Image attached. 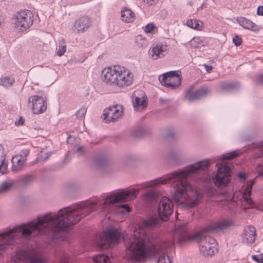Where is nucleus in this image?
<instances>
[{
  "label": "nucleus",
  "mask_w": 263,
  "mask_h": 263,
  "mask_svg": "<svg viewBox=\"0 0 263 263\" xmlns=\"http://www.w3.org/2000/svg\"><path fill=\"white\" fill-rule=\"evenodd\" d=\"M130 207L126 204H123L119 205L118 212L121 214H125L130 211Z\"/></svg>",
  "instance_id": "c9c22d12"
},
{
  "label": "nucleus",
  "mask_w": 263,
  "mask_h": 263,
  "mask_svg": "<svg viewBox=\"0 0 263 263\" xmlns=\"http://www.w3.org/2000/svg\"><path fill=\"white\" fill-rule=\"evenodd\" d=\"M75 224V205L64 208L58 214L48 213L39 217L36 222L15 226L0 231V252L13 244L20 235L29 236L31 234H44L49 243L59 245L64 240L65 229Z\"/></svg>",
  "instance_id": "f257e3e1"
},
{
  "label": "nucleus",
  "mask_w": 263,
  "mask_h": 263,
  "mask_svg": "<svg viewBox=\"0 0 263 263\" xmlns=\"http://www.w3.org/2000/svg\"><path fill=\"white\" fill-rule=\"evenodd\" d=\"M121 238V232L117 229H111L99 236V240L97 241V243L100 248H104L112 243H118Z\"/></svg>",
  "instance_id": "9d476101"
},
{
  "label": "nucleus",
  "mask_w": 263,
  "mask_h": 263,
  "mask_svg": "<svg viewBox=\"0 0 263 263\" xmlns=\"http://www.w3.org/2000/svg\"><path fill=\"white\" fill-rule=\"evenodd\" d=\"M259 154L257 155L258 158L263 157V141L256 145ZM257 172L259 176L263 177V160L260 162L257 167Z\"/></svg>",
  "instance_id": "bb28decb"
},
{
  "label": "nucleus",
  "mask_w": 263,
  "mask_h": 263,
  "mask_svg": "<svg viewBox=\"0 0 263 263\" xmlns=\"http://www.w3.org/2000/svg\"><path fill=\"white\" fill-rule=\"evenodd\" d=\"M46 260L41 256H37L32 251L18 250L11 256L10 263H45Z\"/></svg>",
  "instance_id": "1a4fd4ad"
},
{
  "label": "nucleus",
  "mask_w": 263,
  "mask_h": 263,
  "mask_svg": "<svg viewBox=\"0 0 263 263\" xmlns=\"http://www.w3.org/2000/svg\"><path fill=\"white\" fill-rule=\"evenodd\" d=\"M13 21L15 30L18 32H24L32 25L33 15L30 10H25L17 13L14 16Z\"/></svg>",
  "instance_id": "6e6552de"
},
{
  "label": "nucleus",
  "mask_w": 263,
  "mask_h": 263,
  "mask_svg": "<svg viewBox=\"0 0 263 263\" xmlns=\"http://www.w3.org/2000/svg\"><path fill=\"white\" fill-rule=\"evenodd\" d=\"M8 162L6 161L4 149L0 145V173L4 174L7 172Z\"/></svg>",
  "instance_id": "a878e982"
},
{
  "label": "nucleus",
  "mask_w": 263,
  "mask_h": 263,
  "mask_svg": "<svg viewBox=\"0 0 263 263\" xmlns=\"http://www.w3.org/2000/svg\"><path fill=\"white\" fill-rule=\"evenodd\" d=\"M238 177L243 179H245L246 178L245 175L241 173H240L238 174Z\"/></svg>",
  "instance_id": "3c124183"
},
{
  "label": "nucleus",
  "mask_w": 263,
  "mask_h": 263,
  "mask_svg": "<svg viewBox=\"0 0 263 263\" xmlns=\"http://www.w3.org/2000/svg\"><path fill=\"white\" fill-rule=\"evenodd\" d=\"M29 150L28 149H23L21 152V154L20 155H17L18 156H21L22 157H23L24 158V159H25V161L27 160V156L29 155Z\"/></svg>",
  "instance_id": "a19ab883"
},
{
  "label": "nucleus",
  "mask_w": 263,
  "mask_h": 263,
  "mask_svg": "<svg viewBox=\"0 0 263 263\" xmlns=\"http://www.w3.org/2000/svg\"><path fill=\"white\" fill-rule=\"evenodd\" d=\"M252 258L254 260L258 263H263V255L258 254L252 256Z\"/></svg>",
  "instance_id": "ea45409f"
},
{
  "label": "nucleus",
  "mask_w": 263,
  "mask_h": 263,
  "mask_svg": "<svg viewBox=\"0 0 263 263\" xmlns=\"http://www.w3.org/2000/svg\"><path fill=\"white\" fill-rule=\"evenodd\" d=\"M211 164V160L205 159L189 165L183 170L174 172L163 177L144 182L143 187H148L160 184L174 183V192L172 197L177 204L192 208L196 206L200 201L202 195L194 189L186 179L196 173L199 169L208 168Z\"/></svg>",
  "instance_id": "f03ea898"
},
{
  "label": "nucleus",
  "mask_w": 263,
  "mask_h": 263,
  "mask_svg": "<svg viewBox=\"0 0 263 263\" xmlns=\"http://www.w3.org/2000/svg\"><path fill=\"white\" fill-rule=\"evenodd\" d=\"M133 103L135 109L141 111L147 106V97L143 92L141 93V95L137 96L135 92L133 99Z\"/></svg>",
  "instance_id": "6ab92c4d"
},
{
  "label": "nucleus",
  "mask_w": 263,
  "mask_h": 263,
  "mask_svg": "<svg viewBox=\"0 0 263 263\" xmlns=\"http://www.w3.org/2000/svg\"><path fill=\"white\" fill-rule=\"evenodd\" d=\"M186 25L193 29L201 31L203 27V23L202 21L197 19L188 20Z\"/></svg>",
  "instance_id": "cd10ccee"
},
{
  "label": "nucleus",
  "mask_w": 263,
  "mask_h": 263,
  "mask_svg": "<svg viewBox=\"0 0 263 263\" xmlns=\"http://www.w3.org/2000/svg\"><path fill=\"white\" fill-rule=\"evenodd\" d=\"M32 102V110L34 114L43 113L47 109V103L44 98L37 95L31 96L29 99Z\"/></svg>",
  "instance_id": "4468645a"
},
{
  "label": "nucleus",
  "mask_w": 263,
  "mask_h": 263,
  "mask_svg": "<svg viewBox=\"0 0 263 263\" xmlns=\"http://www.w3.org/2000/svg\"><path fill=\"white\" fill-rule=\"evenodd\" d=\"M233 42L236 46H238L241 44L242 41L241 37L236 35L233 37Z\"/></svg>",
  "instance_id": "79ce46f5"
},
{
  "label": "nucleus",
  "mask_w": 263,
  "mask_h": 263,
  "mask_svg": "<svg viewBox=\"0 0 263 263\" xmlns=\"http://www.w3.org/2000/svg\"><path fill=\"white\" fill-rule=\"evenodd\" d=\"M124 111V108L122 105L116 104L105 108L103 115H123Z\"/></svg>",
  "instance_id": "4be33fe9"
},
{
  "label": "nucleus",
  "mask_w": 263,
  "mask_h": 263,
  "mask_svg": "<svg viewBox=\"0 0 263 263\" xmlns=\"http://www.w3.org/2000/svg\"><path fill=\"white\" fill-rule=\"evenodd\" d=\"M119 116H117L116 118H114L112 116H101L102 120L104 123H108L111 121H116Z\"/></svg>",
  "instance_id": "e433bc0d"
},
{
  "label": "nucleus",
  "mask_w": 263,
  "mask_h": 263,
  "mask_svg": "<svg viewBox=\"0 0 263 263\" xmlns=\"http://www.w3.org/2000/svg\"><path fill=\"white\" fill-rule=\"evenodd\" d=\"M138 194V190L131 189H120L108 193L104 197L103 202L99 204V209H101L104 214H106L108 209L107 206L120 201L127 202L135 198Z\"/></svg>",
  "instance_id": "39448f33"
},
{
  "label": "nucleus",
  "mask_w": 263,
  "mask_h": 263,
  "mask_svg": "<svg viewBox=\"0 0 263 263\" xmlns=\"http://www.w3.org/2000/svg\"><path fill=\"white\" fill-rule=\"evenodd\" d=\"M239 155V152L235 151L224 154L221 156V161L216 164L217 171L214 178V183L216 186L218 187L226 186L229 183L231 176V170L224 160L232 159L238 156Z\"/></svg>",
  "instance_id": "423d86ee"
},
{
  "label": "nucleus",
  "mask_w": 263,
  "mask_h": 263,
  "mask_svg": "<svg viewBox=\"0 0 263 263\" xmlns=\"http://www.w3.org/2000/svg\"><path fill=\"white\" fill-rule=\"evenodd\" d=\"M257 82L261 85H263V74L259 75L257 78Z\"/></svg>",
  "instance_id": "49530a36"
},
{
  "label": "nucleus",
  "mask_w": 263,
  "mask_h": 263,
  "mask_svg": "<svg viewBox=\"0 0 263 263\" xmlns=\"http://www.w3.org/2000/svg\"><path fill=\"white\" fill-rule=\"evenodd\" d=\"M168 136L171 137V136H172V135H171V134H169V135H168Z\"/></svg>",
  "instance_id": "6e6d98bb"
},
{
  "label": "nucleus",
  "mask_w": 263,
  "mask_h": 263,
  "mask_svg": "<svg viewBox=\"0 0 263 263\" xmlns=\"http://www.w3.org/2000/svg\"><path fill=\"white\" fill-rule=\"evenodd\" d=\"M162 85L175 89L179 86L181 81V76L176 71H170L159 77Z\"/></svg>",
  "instance_id": "9b49d317"
},
{
  "label": "nucleus",
  "mask_w": 263,
  "mask_h": 263,
  "mask_svg": "<svg viewBox=\"0 0 263 263\" xmlns=\"http://www.w3.org/2000/svg\"><path fill=\"white\" fill-rule=\"evenodd\" d=\"M84 148L83 147H79L77 149V152L80 154H82L83 153Z\"/></svg>",
  "instance_id": "8fccbe9b"
},
{
  "label": "nucleus",
  "mask_w": 263,
  "mask_h": 263,
  "mask_svg": "<svg viewBox=\"0 0 263 263\" xmlns=\"http://www.w3.org/2000/svg\"><path fill=\"white\" fill-rule=\"evenodd\" d=\"M26 161L21 156L16 155L13 157L11 160L12 171L16 172L22 170Z\"/></svg>",
  "instance_id": "5701e85b"
},
{
  "label": "nucleus",
  "mask_w": 263,
  "mask_h": 263,
  "mask_svg": "<svg viewBox=\"0 0 263 263\" xmlns=\"http://www.w3.org/2000/svg\"><path fill=\"white\" fill-rule=\"evenodd\" d=\"M232 224L231 221L229 220H223L218 222L216 226L214 227V229H224L228 227L231 226Z\"/></svg>",
  "instance_id": "473e14b6"
},
{
  "label": "nucleus",
  "mask_w": 263,
  "mask_h": 263,
  "mask_svg": "<svg viewBox=\"0 0 263 263\" xmlns=\"http://www.w3.org/2000/svg\"><path fill=\"white\" fill-rule=\"evenodd\" d=\"M256 229L253 226L246 227L242 235V240L247 244H252L256 239Z\"/></svg>",
  "instance_id": "f3484780"
},
{
  "label": "nucleus",
  "mask_w": 263,
  "mask_h": 263,
  "mask_svg": "<svg viewBox=\"0 0 263 263\" xmlns=\"http://www.w3.org/2000/svg\"><path fill=\"white\" fill-rule=\"evenodd\" d=\"M254 183V180H251L247 184V186L242 194L243 199L249 206H251L253 204V201L250 197V195Z\"/></svg>",
  "instance_id": "b1692460"
},
{
  "label": "nucleus",
  "mask_w": 263,
  "mask_h": 263,
  "mask_svg": "<svg viewBox=\"0 0 263 263\" xmlns=\"http://www.w3.org/2000/svg\"><path fill=\"white\" fill-rule=\"evenodd\" d=\"M141 40L142 41V42L146 43V41L145 40L141 39Z\"/></svg>",
  "instance_id": "864d4df0"
},
{
  "label": "nucleus",
  "mask_w": 263,
  "mask_h": 263,
  "mask_svg": "<svg viewBox=\"0 0 263 263\" xmlns=\"http://www.w3.org/2000/svg\"><path fill=\"white\" fill-rule=\"evenodd\" d=\"M101 79L107 85L122 89L133 84L134 76L126 67L115 65L105 67L102 70Z\"/></svg>",
  "instance_id": "20e7f679"
},
{
  "label": "nucleus",
  "mask_w": 263,
  "mask_h": 263,
  "mask_svg": "<svg viewBox=\"0 0 263 263\" xmlns=\"http://www.w3.org/2000/svg\"><path fill=\"white\" fill-rule=\"evenodd\" d=\"M25 119L22 117L20 116L18 121H16L15 124L16 125H23L24 123Z\"/></svg>",
  "instance_id": "c03bdc74"
},
{
  "label": "nucleus",
  "mask_w": 263,
  "mask_h": 263,
  "mask_svg": "<svg viewBox=\"0 0 263 263\" xmlns=\"http://www.w3.org/2000/svg\"><path fill=\"white\" fill-rule=\"evenodd\" d=\"M144 31L147 33H155L158 31V28L153 23H149L145 27Z\"/></svg>",
  "instance_id": "72a5a7b5"
},
{
  "label": "nucleus",
  "mask_w": 263,
  "mask_h": 263,
  "mask_svg": "<svg viewBox=\"0 0 263 263\" xmlns=\"http://www.w3.org/2000/svg\"><path fill=\"white\" fill-rule=\"evenodd\" d=\"M15 82V80L11 76H5L0 78V85L5 87L12 86Z\"/></svg>",
  "instance_id": "c756f323"
},
{
  "label": "nucleus",
  "mask_w": 263,
  "mask_h": 263,
  "mask_svg": "<svg viewBox=\"0 0 263 263\" xmlns=\"http://www.w3.org/2000/svg\"><path fill=\"white\" fill-rule=\"evenodd\" d=\"M121 20L126 23H132L135 20V14L130 9L124 8L121 12Z\"/></svg>",
  "instance_id": "393cba45"
},
{
  "label": "nucleus",
  "mask_w": 263,
  "mask_h": 263,
  "mask_svg": "<svg viewBox=\"0 0 263 263\" xmlns=\"http://www.w3.org/2000/svg\"><path fill=\"white\" fill-rule=\"evenodd\" d=\"M174 211V204L171 199L163 197L159 202L158 213L160 218L163 220H167Z\"/></svg>",
  "instance_id": "f8f14e48"
},
{
  "label": "nucleus",
  "mask_w": 263,
  "mask_h": 263,
  "mask_svg": "<svg viewBox=\"0 0 263 263\" xmlns=\"http://www.w3.org/2000/svg\"><path fill=\"white\" fill-rule=\"evenodd\" d=\"M93 260L96 263H110L108 257L103 254L97 255L93 257Z\"/></svg>",
  "instance_id": "2f4dec72"
},
{
  "label": "nucleus",
  "mask_w": 263,
  "mask_h": 263,
  "mask_svg": "<svg viewBox=\"0 0 263 263\" xmlns=\"http://www.w3.org/2000/svg\"><path fill=\"white\" fill-rule=\"evenodd\" d=\"M60 263H68V262L66 261V260H64V261H62Z\"/></svg>",
  "instance_id": "603ef678"
},
{
  "label": "nucleus",
  "mask_w": 263,
  "mask_h": 263,
  "mask_svg": "<svg viewBox=\"0 0 263 263\" xmlns=\"http://www.w3.org/2000/svg\"><path fill=\"white\" fill-rule=\"evenodd\" d=\"M159 221V218L155 216H150L146 218H145L142 220L141 222V228H139L138 230H136L134 231L133 234H131L130 237L129 238L128 241L127 242L126 247L127 248V246L129 242L130 239H132V237H133V236L135 234V232H141L143 233H144L146 235L151 236L153 238L154 242L155 241V238L153 235H150L149 234H146L145 232L143 229V228H152L153 227H155L157 226Z\"/></svg>",
  "instance_id": "ddd939ff"
},
{
  "label": "nucleus",
  "mask_w": 263,
  "mask_h": 263,
  "mask_svg": "<svg viewBox=\"0 0 263 263\" xmlns=\"http://www.w3.org/2000/svg\"><path fill=\"white\" fill-rule=\"evenodd\" d=\"M171 242H154L153 238L141 232H135L127 246L132 259L144 261L157 254L160 255L157 263H172V259L166 254Z\"/></svg>",
  "instance_id": "7ed1b4c3"
},
{
  "label": "nucleus",
  "mask_w": 263,
  "mask_h": 263,
  "mask_svg": "<svg viewBox=\"0 0 263 263\" xmlns=\"http://www.w3.org/2000/svg\"><path fill=\"white\" fill-rule=\"evenodd\" d=\"M87 111V108L85 107L81 108L77 112V115H84Z\"/></svg>",
  "instance_id": "37998d69"
},
{
  "label": "nucleus",
  "mask_w": 263,
  "mask_h": 263,
  "mask_svg": "<svg viewBox=\"0 0 263 263\" xmlns=\"http://www.w3.org/2000/svg\"><path fill=\"white\" fill-rule=\"evenodd\" d=\"M209 91L208 87L203 86L195 92H192L191 90H187L185 97L187 100L193 101L206 96Z\"/></svg>",
  "instance_id": "dca6fc26"
},
{
  "label": "nucleus",
  "mask_w": 263,
  "mask_h": 263,
  "mask_svg": "<svg viewBox=\"0 0 263 263\" xmlns=\"http://www.w3.org/2000/svg\"><path fill=\"white\" fill-rule=\"evenodd\" d=\"M204 67L208 72L210 73L212 71L213 67L211 66L204 64Z\"/></svg>",
  "instance_id": "de8ad7c7"
},
{
  "label": "nucleus",
  "mask_w": 263,
  "mask_h": 263,
  "mask_svg": "<svg viewBox=\"0 0 263 263\" xmlns=\"http://www.w3.org/2000/svg\"><path fill=\"white\" fill-rule=\"evenodd\" d=\"M190 45L193 48H198L204 46V41L202 37H195L190 41Z\"/></svg>",
  "instance_id": "7c9ffc66"
},
{
  "label": "nucleus",
  "mask_w": 263,
  "mask_h": 263,
  "mask_svg": "<svg viewBox=\"0 0 263 263\" xmlns=\"http://www.w3.org/2000/svg\"><path fill=\"white\" fill-rule=\"evenodd\" d=\"M33 179L34 176L32 175H27L21 178V182L24 185H27L31 183Z\"/></svg>",
  "instance_id": "f704fd0d"
},
{
  "label": "nucleus",
  "mask_w": 263,
  "mask_h": 263,
  "mask_svg": "<svg viewBox=\"0 0 263 263\" xmlns=\"http://www.w3.org/2000/svg\"><path fill=\"white\" fill-rule=\"evenodd\" d=\"M176 218H178V213H177V212H176Z\"/></svg>",
  "instance_id": "5fc2aeb1"
},
{
  "label": "nucleus",
  "mask_w": 263,
  "mask_h": 263,
  "mask_svg": "<svg viewBox=\"0 0 263 263\" xmlns=\"http://www.w3.org/2000/svg\"><path fill=\"white\" fill-rule=\"evenodd\" d=\"M14 184V181L9 178L3 181L0 185V193L10 190L13 187Z\"/></svg>",
  "instance_id": "c85d7f7f"
},
{
  "label": "nucleus",
  "mask_w": 263,
  "mask_h": 263,
  "mask_svg": "<svg viewBox=\"0 0 263 263\" xmlns=\"http://www.w3.org/2000/svg\"><path fill=\"white\" fill-rule=\"evenodd\" d=\"M66 51V47L65 45H62L59 46L57 48V54L58 55L61 57L63 55Z\"/></svg>",
  "instance_id": "4c0bfd02"
},
{
  "label": "nucleus",
  "mask_w": 263,
  "mask_h": 263,
  "mask_svg": "<svg viewBox=\"0 0 263 263\" xmlns=\"http://www.w3.org/2000/svg\"><path fill=\"white\" fill-rule=\"evenodd\" d=\"M169 48L166 43H160L154 45L149 50L150 57L157 60L164 57L168 52Z\"/></svg>",
  "instance_id": "2eb2a0df"
},
{
  "label": "nucleus",
  "mask_w": 263,
  "mask_h": 263,
  "mask_svg": "<svg viewBox=\"0 0 263 263\" xmlns=\"http://www.w3.org/2000/svg\"><path fill=\"white\" fill-rule=\"evenodd\" d=\"M146 1L149 5H153L156 4L158 0H146Z\"/></svg>",
  "instance_id": "09e8293b"
},
{
  "label": "nucleus",
  "mask_w": 263,
  "mask_h": 263,
  "mask_svg": "<svg viewBox=\"0 0 263 263\" xmlns=\"http://www.w3.org/2000/svg\"><path fill=\"white\" fill-rule=\"evenodd\" d=\"M257 14L258 15H263V6H259L257 8Z\"/></svg>",
  "instance_id": "a18cd8bd"
},
{
  "label": "nucleus",
  "mask_w": 263,
  "mask_h": 263,
  "mask_svg": "<svg viewBox=\"0 0 263 263\" xmlns=\"http://www.w3.org/2000/svg\"><path fill=\"white\" fill-rule=\"evenodd\" d=\"M145 198L149 200H154L156 197V194L153 191H149L145 194Z\"/></svg>",
  "instance_id": "58836bf2"
},
{
  "label": "nucleus",
  "mask_w": 263,
  "mask_h": 263,
  "mask_svg": "<svg viewBox=\"0 0 263 263\" xmlns=\"http://www.w3.org/2000/svg\"><path fill=\"white\" fill-rule=\"evenodd\" d=\"M90 26L89 18L86 16H81L76 21L74 30L77 32H84Z\"/></svg>",
  "instance_id": "412c9836"
},
{
  "label": "nucleus",
  "mask_w": 263,
  "mask_h": 263,
  "mask_svg": "<svg viewBox=\"0 0 263 263\" xmlns=\"http://www.w3.org/2000/svg\"><path fill=\"white\" fill-rule=\"evenodd\" d=\"M189 237L187 235L186 224H181L175 226L174 239L178 240L179 242L184 241Z\"/></svg>",
  "instance_id": "aec40b11"
},
{
  "label": "nucleus",
  "mask_w": 263,
  "mask_h": 263,
  "mask_svg": "<svg viewBox=\"0 0 263 263\" xmlns=\"http://www.w3.org/2000/svg\"><path fill=\"white\" fill-rule=\"evenodd\" d=\"M191 238L198 242L200 255L205 257L211 256L217 252L215 239L208 235L205 232L196 234Z\"/></svg>",
  "instance_id": "0eeeda50"
},
{
  "label": "nucleus",
  "mask_w": 263,
  "mask_h": 263,
  "mask_svg": "<svg viewBox=\"0 0 263 263\" xmlns=\"http://www.w3.org/2000/svg\"><path fill=\"white\" fill-rule=\"evenodd\" d=\"M237 22L245 29L249 30L253 32L259 31L261 28L251 20L243 16L238 17L236 18Z\"/></svg>",
  "instance_id": "a211bd4d"
}]
</instances>
